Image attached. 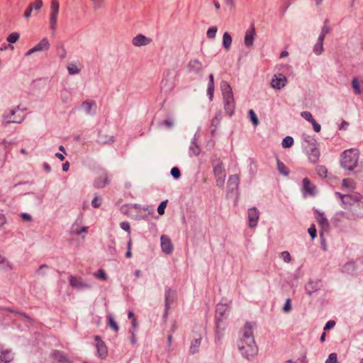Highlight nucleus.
Here are the masks:
<instances>
[{"label":"nucleus","mask_w":363,"mask_h":363,"mask_svg":"<svg viewBox=\"0 0 363 363\" xmlns=\"http://www.w3.org/2000/svg\"><path fill=\"white\" fill-rule=\"evenodd\" d=\"M218 28L216 26H212L209 28L206 33L207 38L210 39H213L216 37Z\"/></svg>","instance_id":"44"},{"label":"nucleus","mask_w":363,"mask_h":363,"mask_svg":"<svg viewBox=\"0 0 363 363\" xmlns=\"http://www.w3.org/2000/svg\"><path fill=\"white\" fill-rule=\"evenodd\" d=\"M50 42L47 38H43L37 45L28 50L25 55L28 57L36 52H43L50 48Z\"/></svg>","instance_id":"8"},{"label":"nucleus","mask_w":363,"mask_h":363,"mask_svg":"<svg viewBox=\"0 0 363 363\" xmlns=\"http://www.w3.org/2000/svg\"><path fill=\"white\" fill-rule=\"evenodd\" d=\"M7 220L4 215L0 214V230H1Z\"/></svg>","instance_id":"60"},{"label":"nucleus","mask_w":363,"mask_h":363,"mask_svg":"<svg viewBox=\"0 0 363 363\" xmlns=\"http://www.w3.org/2000/svg\"><path fill=\"white\" fill-rule=\"evenodd\" d=\"M323 41H324L323 39L318 38L317 42L313 46V52L318 56L320 55L324 50Z\"/></svg>","instance_id":"26"},{"label":"nucleus","mask_w":363,"mask_h":363,"mask_svg":"<svg viewBox=\"0 0 363 363\" xmlns=\"http://www.w3.org/2000/svg\"><path fill=\"white\" fill-rule=\"evenodd\" d=\"M355 269V264L352 262H347L343 266V271L349 272L350 270L353 271Z\"/></svg>","instance_id":"48"},{"label":"nucleus","mask_w":363,"mask_h":363,"mask_svg":"<svg viewBox=\"0 0 363 363\" xmlns=\"http://www.w3.org/2000/svg\"><path fill=\"white\" fill-rule=\"evenodd\" d=\"M69 284L71 286L78 290H83L91 288V285L84 281L82 278L76 277L72 275L69 277Z\"/></svg>","instance_id":"12"},{"label":"nucleus","mask_w":363,"mask_h":363,"mask_svg":"<svg viewBox=\"0 0 363 363\" xmlns=\"http://www.w3.org/2000/svg\"><path fill=\"white\" fill-rule=\"evenodd\" d=\"M228 184L232 186V189L237 188L239 184V177L237 174L231 175L229 177Z\"/></svg>","instance_id":"34"},{"label":"nucleus","mask_w":363,"mask_h":363,"mask_svg":"<svg viewBox=\"0 0 363 363\" xmlns=\"http://www.w3.org/2000/svg\"><path fill=\"white\" fill-rule=\"evenodd\" d=\"M286 77L284 75L279 74L274 76L271 82V85L274 89H281L286 86Z\"/></svg>","instance_id":"17"},{"label":"nucleus","mask_w":363,"mask_h":363,"mask_svg":"<svg viewBox=\"0 0 363 363\" xmlns=\"http://www.w3.org/2000/svg\"><path fill=\"white\" fill-rule=\"evenodd\" d=\"M315 219L321 227L323 230H327L329 228V222L327 218L325 216L323 212H320L318 210L315 211Z\"/></svg>","instance_id":"21"},{"label":"nucleus","mask_w":363,"mask_h":363,"mask_svg":"<svg viewBox=\"0 0 363 363\" xmlns=\"http://www.w3.org/2000/svg\"><path fill=\"white\" fill-rule=\"evenodd\" d=\"M167 201H164L161 202L160 204L159 205V206L157 208V213L160 215H163L164 213V210L167 207Z\"/></svg>","instance_id":"51"},{"label":"nucleus","mask_w":363,"mask_h":363,"mask_svg":"<svg viewBox=\"0 0 363 363\" xmlns=\"http://www.w3.org/2000/svg\"><path fill=\"white\" fill-rule=\"evenodd\" d=\"M187 69L189 72H193L199 74L203 71L202 63L197 59L191 60L187 65Z\"/></svg>","instance_id":"19"},{"label":"nucleus","mask_w":363,"mask_h":363,"mask_svg":"<svg viewBox=\"0 0 363 363\" xmlns=\"http://www.w3.org/2000/svg\"><path fill=\"white\" fill-rule=\"evenodd\" d=\"M232 44V37L229 33L225 32L223 35V46L225 50L228 51L230 49Z\"/></svg>","instance_id":"27"},{"label":"nucleus","mask_w":363,"mask_h":363,"mask_svg":"<svg viewBox=\"0 0 363 363\" xmlns=\"http://www.w3.org/2000/svg\"><path fill=\"white\" fill-rule=\"evenodd\" d=\"M97 174L98 176L94 182V185L96 188H103L109 183L108 173L106 170L100 169Z\"/></svg>","instance_id":"9"},{"label":"nucleus","mask_w":363,"mask_h":363,"mask_svg":"<svg viewBox=\"0 0 363 363\" xmlns=\"http://www.w3.org/2000/svg\"><path fill=\"white\" fill-rule=\"evenodd\" d=\"M249 116L250 118L251 121L252 122L255 126H257L259 123V120L256 116V113L252 109L249 111Z\"/></svg>","instance_id":"47"},{"label":"nucleus","mask_w":363,"mask_h":363,"mask_svg":"<svg viewBox=\"0 0 363 363\" xmlns=\"http://www.w3.org/2000/svg\"><path fill=\"white\" fill-rule=\"evenodd\" d=\"M13 269V264L0 254V269L10 270Z\"/></svg>","instance_id":"28"},{"label":"nucleus","mask_w":363,"mask_h":363,"mask_svg":"<svg viewBox=\"0 0 363 363\" xmlns=\"http://www.w3.org/2000/svg\"><path fill=\"white\" fill-rule=\"evenodd\" d=\"M247 218L248 226L250 228H255L259 218V211L256 208L248 209Z\"/></svg>","instance_id":"10"},{"label":"nucleus","mask_w":363,"mask_h":363,"mask_svg":"<svg viewBox=\"0 0 363 363\" xmlns=\"http://www.w3.org/2000/svg\"><path fill=\"white\" fill-rule=\"evenodd\" d=\"M214 176L216 179V184L223 186L225 180V169L223 162L219 157L214 156L211 159Z\"/></svg>","instance_id":"4"},{"label":"nucleus","mask_w":363,"mask_h":363,"mask_svg":"<svg viewBox=\"0 0 363 363\" xmlns=\"http://www.w3.org/2000/svg\"><path fill=\"white\" fill-rule=\"evenodd\" d=\"M24 119L23 111L19 106H12L6 109L2 115V123L5 125L10 123H20Z\"/></svg>","instance_id":"3"},{"label":"nucleus","mask_w":363,"mask_h":363,"mask_svg":"<svg viewBox=\"0 0 363 363\" xmlns=\"http://www.w3.org/2000/svg\"><path fill=\"white\" fill-rule=\"evenodd\" d=\"M325 363H337V357L336 353H331L329 354Z\"/></svg>","instance_id":"49"},{"label":"nucleus","mask_w":363,"mask_h":363,"mask_svg":"<svg viewBox=\"0 0 363 363\" xmlns=\"http://www.w3.org/2000/svg\"><path fill=\"white\" fill-rule=\"evenodd\" d=\"M308 232L310 236L311 237L312 240H313L315 238H316V236H317L316 229H315V226L314 224H312L310 226V228L308 230Z\"/></svg>","instance_id":"52"},{"label":"nucleus","mask_w":363,"mask_h":363,"mask_svg":"<svg viewBox=\"0 0 363 363\" xmlns=\"http://www.w3.org/2000/svg\"><path fill=\"white\" fill-rule=\"evenodd\" d=\"M221 118L222 117L220 113L216 114V116L212 120V125L214 126L218 125L221 121Z\"/></svg>","instance_id":"56"},{"label":"nucleus","mask_w":363,"mask_h":363,"mask_svg":"<svg viewBox=\"0 0 363 363\" xmlns=\"http://www.w3.org/2000/svg\"><path fill=\"white\" fill-rule=\"evenodd\" d=\"M214 85H208L207 87V95L208 96L209 100L211 101L213 99Z\"/></svg>","instance_id":"54"},{"label":"nucleus","mask_w":363,"mask_h":363,"mask_svg":"<svg viewBox=\"0 0 363 363\" xmlns=\"http://www.w3.org/2000/svg\"><path fill=\"white\" fill-rule=\"evenodd\" d=\"M335 195L340 198L344 208H348L355 203H357L358 206L363 208V203L360 202L362 195L358 193L354 194H342L340 192H336Z\"/></svg>","instance_id":"6"},{"label":"nucleus","mask_w":363,"mask_h":363,"mask_svg":"<svg viewBox=\"0 0 363 363\" xmlns=\"http://www.w3.org/2000/svg\"><path fill=\"white\" fill-rule=\"evenodd\" d=\"M342 186L348 190H353L355 188V183L353 179L347 178L342 180Z\"/></svg>","instance_id":"31"},{"label":"nucleus","mask_w":363,"mask_h":363,"mask_svg":"<svg viewBox=\"0 0 363 363\" xmlns=\"http://www.w3.org/2000/svg\"><path fill=\"white\" fill-rule=\"evenodd\" d=\"M224 107L229 116H232L234 113L235 102L233 94H228L223 96Z\"/></svg>","instance_id":"20"},{"label":"nucleus","mask_w":363,"mask_h":363,"mask_svg":"<svg viewBox=\"0 0 363 363\" xmlns=\"http://www.w3.org/2000/svg\"><path fill=\"white\" fill-rule=\"evenodd\" d=\"M277 169H278L279 172L284 176H288L289 174V170L288 167L282 162H281L278 158H277Z\"/></svg>","instance_id":"29"},{"label":"nucleus","mask_w":363,"mask_h":363,"mask_svg":"<svg viewBox=\"0 0 363 363\" xmlns=\"http://www.w3.org/2000/svg\"><path fill=\"white\" fill-rule=\"evenodd\" d=\"M291 300L287 299L284 303V307H283V311L285 313H288L291 311Z\"/></svg>","instance_id":"58"},{"label":"nucleus","mask_w":363,"mask_h":363,"mask_svg":"<svg viewBox=\"0 0 363 363\" xmlns=\"http://www.w3.org/2000/svg\"><path fill=\"white\" fill-rule=\"evenodd\" d=\"M60 13V3L58 0L50 1L49 11V27L52 33H55L57 28L58 16Z\"/></svg>","instance_id":"5"},{"label":"nucleus","mask_w":363,"mask_h":363,"mask_svg":"<svg viewBox=\"0 0 363 363\" xmlns=\"http://www.w3.org/2000/svg\"><path fill=\"white\" fill-rule=\"evenodd\" d=\"M330 31V26L329 25V21H328V20H325V21L323 23V26L321 28V32H320L318 38L324 40L326 35L328 33H329Z\"/></svg>","instance_id":"30"},{"label":"nucleus","mask_w":363,"mask_h":363,"mask_svg":"<svg viewBox=\"0 0 363 363\" xmlns=\"http://www.w3.org/2000/svg\"><path fill=\"white\" fill-rule=\"evenodd\" d=\"M230 309V303H220L216 306L217 328L224 329L223 321L226 320L229 315Z\"/></svg>","instance_id":"7"},{"label":"nucleus","mask_w":363,"mask_h":363,"mask_svg":"<svg viewBox=\"0 0 363 363\" xmlns=\"http://www.w3.org/2000/svg\"><path fill=\"white\" fill-rule=\"evenodd\" d=\"M152 42V39L143 34H138L132 39V44L135 47L147 46Z\"/></svg>","instance_id":"14"},{"label":"nucleus","mask_w":363,"mask_h":363,"mask_svg":"<svg viewBox=\"0 0 363 363\" xmlns=\"http://www.w3.org/2000/svg\"><path fill=\"white\" fill-rule=\"evenodd\" d=\"M201 337L200 335L199 337H195L192 340V342L191 343V346H190V350H189L190 352L192 354L198 352L199 348L201 345Z\"/></svg>","instance_id":"25"},{"label":"nucleus","mask_w":363,"mask_h":363,"mask_svg":"<svg viewBox=\"0 0 363 363\" xmlns=\"http://www.w3.org/2000/svg\"><path fill=\"white\" fill-rule=\"evenodd\" d=\"M95 106L94 102H88V101H84L82 104V108L86 111V113H91V111L92 108V106Z\"/></svg>","instance_id":"43"},{"label":"nucleus","mask_w":363,"mask_h":363,"mask_svg":"<svg viewBox=\"0 0 363 363\" xmlns=\"http://www.w3.org/2000/svg\"><path fill=\"white\" fill-rule=\"evenodd\" d=\"M13 359V354L11 351L5 349L3 345H0V362L9 363Z\"/></svg>","instance_id":"22"},{"label":"nucleus","mask_w":363,"mask_h":363,"mask_svg":"<svg viewBox=\"0 0 363 363\" xmlns=\"http://www.w3.org/2000/svg\"><path fill=\"white\" fill-rule=\"evenodd\" d=\"M94 340L96 342V348L98 356L101 359H105L108 355V349L105 342L98 335L94 337Z\"/></svg>","instance_id":"11"},{"label":"nucleus","mask_w":363,"mask_h":363,"mask_svg":"<svg viewBox=\"0 0 363 363\" xmlns=\"http://www.w3.org/2000/svg\"><path fill=\"white\" fill-rule=\"evenodd\" d=\"M316 171L318 174L321 177H326L328 170L325 166L318 165L316 167Z\"/></svg>","instance_id":"41"},{"label":"nucleus","mask_w":363,"mask_h":363,"mask_svg":"<svg viewBox=\"0 0 363 363\" xmlns=\"http://www.w3.org/2000/svg\"><path fill=\"white\" fill-rule=\"evenodd\" d=\"M21 218L26 221H30L32 219V216L27 213H23L21 214Z\"/></svg>","instance_id":"63"},{"label":"nucleus","mask_w":363,"mask_h":363,"mask_svg":"<svg viewBox=\"0 0 363 363\" xmlns=\"http://www.w3.org/2000/svg\"><path fill=\"white\" fill-rule=\"evenodd\" d=\"M108 324L113 330H114L115 332L118 331L119 327L112 315H108Z\"/></svg>","instance_id":"37"},{"label":"nucleus","mask_w":363,"mask_h":363,"mask_svg":"<svg viewBox=\"0 0 363 363\" xmlns=\"http://www.w3.org/2000/svg\"><path fill=\"white\" fill-rule=\"evenodd\" d=\"M19 37L18 33L13 32L7 37V41L10 43H14L19 39Z\"/></svg>","instance_id":"45"},{"label":"nucleus","mask_w":363,"mask_h":363,"mask_svg":"<svg viewBox=\"0 0 363 363\" xmlns=\"http://www.w3.org/2000/svg\"><path fill=\"white\" fill-rule=\"evenodd\" d=\"M72 232L76 235H79L82 233H86L88 230L87 227H79L77 224H73L72 227Z\"/></svg>","instance_id":"36"},{"label":"nucleus","mask_w":363,"mask_h":363,"mask_svg":"<svg viewBox=\"0 0 363 363\" xmlns=\"http://www.w3.org/2000/svg\"><path fill=\"white\" fill-rule=\"evenodd\" d=\"M256 36V32L254 25L251 26L245 31L244 43L246 48H250L252 47L254 40Z\"/></svg>","instance_id":"13"},{"label":"nucleus","mask_w":363,"mask_h":363,"mask_svg":"<svg viewBox=\"0 0 363 363\" xmlns=\"http://www.w3.org/2000/svg\"><path fill=\"white\" fill-rule=\"evenodd\" d=\"M161 248L163 252L169 255L174 250L173 244L171 239L166 235H162L160 237Z\"/></svg>","instance_id":"16"},{"label":"nucleus","mask_w":363,"mask_h":363,"mask_svg":"<svg viewBox=\"0 0 363 363\" xmlns=\"http://www.w3.org/2000/svg\"><path fill=\"white\" fill-rule=\"evenodd\" d=\"M95 277L98 279L105 280L106 279V274L103 269H99L95 274Z\"/></svg>","instance_id":"57"},{"label":"nucleus","mask_w":363,"mask_h":363,"mask_svg":"<svg viewBox=\"0 0 363 363\" xmlns=\"http://www.w3.org/2000/svg\"><path fill=\"white\" fill-rule=\"evenodd\" d=\"M301 116L302 118H303L304 119L311 123L314 120V118L312 116V114L309 111H303L301 113Z\"/></svg>","instance_id":"50"},{"label":"nucleus","mask_w":363,"mask_h":363,"mask_svg":"<svg viewBox=\"0 0 363 363\" xmlns=\"http://www.w3.org/2000/svg\"><path fill=\"white\" fill-rule=\"evenodd\" d=\"M162 89L166 88V91H171L174 87L173 82H169L167 79H164L162 82Z\"/></svg>","instance_id":"42"},{"label":"nucleus","mask_w":363,"mask_h":363,"mask_svg":"<svg viewBox=\"0 0 363 363\" xmlns=\"http://www.w3.org/2000/svg\"><path fill=\"white\" fill-rule=\"evenodd\" d=\"M359 160V152L356 149L345 150L341 155V166L347 170L352 171L357 166Z\"/></svg>","instance_id":"2"},{"label":"nucleus","mask_w":363,"mask_h":363,"mask_svg":"<svg viewBox=\"0 0 363 363\" xmlns=\"http://www.w3.org/2000/svg\"><path fill=\"white\" fill-rule=\"evenodd\" d=\"M223 96L233 94L232 89L230 84L226 82H223L220 85Z\"/></svg>","instance_id":"33"},{"label":"nucleus","mask_w":363,"mask_h":363,"mask_svg":"<svg viewBox=\"0 0 363 363\" xmlns=\"http://www.w3.org/2000/svg\"><path fill=\"white\" fill-rule=\"evenodd\" d=\"M238 347L242 355L248 359L256 355L257 347L255 342L252 323H246L244 325L242 335L238 342Z\"/></svg>","instance_id":"1"},{"label":"nucleus","mask_w":363,"mask_h":363,"mask_svg":"<svg viewBox=\"0 0 363 363\" xmlns=\"http://www.w3.org/2000/svg\"><path fill=\"white\" fill-rule=\"evenodd\" d=\"M176 299V294L174 291L170 289H167L165 291L164 294V302H165V313H168V311L170 308L171 305L175 301Z\"/></svg>","instance_id":"18"},{"label":"nucleus","mask_w":363,"mask_h":363,"mask_svg":"<svg viewBox=\"0 0 363 363\" xmlns=\"http://www.w3.org/2000/svg\"><path fill=\"white\" fill-rule=\"evenodd\" d=\"M306 290L309 295L318 290L317 284L314 281H308L306 285Z\"/></svg>","instance_id":"35"},{"label":"nucleus","mask_w":363,"mask_h":363,"mask_svg":"<svg viewBox=\"0 0 363 363\" xmlns=\"http://www.w3.org/2000/svg\"><path fill=\"white\" fill-rule=\"evenodd\" d=\"M309 160L312 163H315L318 161L320 157V151L315 147L312 146L308 153Z\"/></svg>","instance_id":"24"},{"label":"nucleus","mask_w":363,"mask_h":363,"mask_svg":"<svg viewBox=\"0 0 363 363\" xmlns=\"http://www.w3.org/2000/svg\"><path fill=\"white\" fill-rule=\"evenodd\" d=\"M171 174L174 179H179L181 177L180 170L178 167H173L171 169Z\"/></svg>","instance_id":"53"},{"label":"nucleus","mask_w":363,"mask_h":363,"mask_svg":"<svg viewBox=\"0 0 363 363\" xmlns=\"http://www.w3.org/2000/svg\"><path fill=\"white\" fill-rule=\"evenodd\" d=\"M294 144V139L291 136H286L282 140L281 145L284 148L291 147Z\"/></svg>","instance_id":"39"},{"label":"nucleus","mask_w":363,"mask_h":363,"mask_svg":"<svg viewBox=\"0 0 363 363\" xmlns=\"http://www.w3.org/2000/svg\"><path fill=\"white\" fill-rule=\"evenodd\" d=\"M67 70L69 74L72 75L79 74L80 72V69L74 63L69 64Z\"/></svg>","instance_id":"38"},{"label":"nucleus","mask_w":363,"mask_h":363,"mask_svg":"<svg viewBox=\"0 0 363 363\" xmlns=\"http://www.w3.org/2000/svg\"><path fill=\"white\" fill-rule=\"evenodd\" d=\"M94 11H99L105 6L106 0H90Z\"/></svg>","instance_id":"32"},{"label":"nucleus","mask_w":363,"mask_h":363,"mask_svg":"<svg viewBox=\"0 0 363 363\" xmlns=\"http://www.w3.org/2000/svg\"><path fill=\"white\" fill-rule=\"evenodd\" d=\"M279 257L286 263H289L291 260V255L288 251L281 252L279 255Z\"/></svg>","instance_id":"46"},{"label":"nucleus","mask_w":363,"mask_h":363,"mask_svg":"<svg viewBox=\"0 0 363 363\" xmlns=\"http://www.w3.org/2000/svg\"><path fill=\"white\" fill-rule=\"evenodd\" d=\"M312 125H313V130L316 132V133H318L320 131V129H321V127H320V125L318 124L315 120H313L312 122H311Z\"/></svg>","instance_id":"61"},{"label":"nucleus","mask_w":363,"mask_h":363,"mask_svg":"<svg viewBox=\"0 0 363 363\" xmlns=\"http://www.w3.org/2000/svg\"><path fill=\"white\" fill-rule=\"evenodd\" d=\"M303 189L308 195H315V187L311 183L308 178H304L303 180Z\"/></svg>","instance_id":"23"},{"label":"nucleus","mask_w":363,"mask_h":363,"mask_svg":"<svg viewBox=\"0 0 363 363\" xmlns=\"http://www.w3.org/2000/svg\"><path fill=\"white\" fill-rule=\"evenodd\" d=\"M335 322L334 320L328 321L324 327V330H328L333 328L335 326Z\"/></svg>","instance_id":"59"},{"label":"nucleus","mask_w":363,"mask_h":363,"mask_svg":"<svg viewBox=\"0 0 363 363\" xmlns=\"http://www.w3.org/2000/svg\"><path fill=\"white\" fill-rule=\"evenodd\" d=\"M162 124L164 125H165L166 127L170 128L173 126V121H170V120H164L163 122H162Z\"/></svg>","instance_id":"64"},{"label":"nucleus","mask_w":363,"mask_h":363,"mask_svg":"<svg viewBox=\"0 0 363 363\" xmlns=\"http://www.w3.org/2000/svg\"><path fill=\"white\" fill-rule=\"evenodd\" d=\"M352 88L354 90L355 94H357V95L361 94L362 91H361V89H360L359 83V81H358V79L357 78H354L352 79Z\"/></svg>","instance_id":"40"},{"label":"nucleus","mask_w":363,"mask_h":363,"mask_svg":"<svg viewBox=\"0 0 363 363\" xmlns=\"http://www.w3.org/2000/svg\"><path fill=\"white\" fill-rule=\"evenodd\" d=\"M91 205L94 208H99L101 205V200L99 197L96 196L91 201Z\"/></svg>","instance_id":"55"},{"label":"nucleus","mask_w":363,"mask_h":363,"mask_svg":"<svg viewBox=\"0 0 363 363\" xmlns=\"http://www.w3.org/2000/svg\"><path fill=\"white\" fill-rule=\"evenodd\" d=\"M120 226H121V228L123 230H125V231H129V230H130V225H129V223H128V222H126V221H124V222L121 223Z\"/></svg>","instance_id":"62"},{"label":"nucleus","mask_w":363,"mask_h":363,"mask_svg":"<svg viewBox=\"0 0 363 363\" xmlns=\"http://www.w3.org/2000/svg\"><path fill=\"white\" fill-rule=\"evenodd\" d=\"M43 6V0H35L33 3L30 4L24 12V18L29 20L31 17V13L33 10L40 11Z\"/></svg>","instance_id":"15"}]
</instances>
